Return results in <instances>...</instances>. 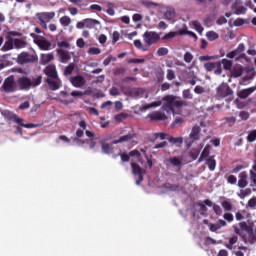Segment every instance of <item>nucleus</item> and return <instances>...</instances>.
<instances>
[{
	"instance_id": "nucleus-33",
	"label": "nucleus",
	"mask_w": 256,
	"mask_h": 256,
	"mask_svg": "<svg viewBox=\"0 0 256 256\" xmlns=\"http://www.w3.org/2000/svg\"><path fill=\"white\" fill-rule=\"evenodd\" d=\"M221 65H223V68L225 69V71H232L233 69V62L229 59H222L220 61Z\"/></svg>"
},
{
	"instance_id": "nucleus-8",
	"label": "nucleus",
	"mask_w": 256,
	"mask_h": 256,
	"mask_svg": "<svg viewBox=\"0 0 256 256\" xmlns=\"http://www.w3.org/2000/svg\"><path fill=\"white\" fill-rule=\"evenodd\" d=\"M30 36L34 39V43L39 47L42 51H48L51 49V42L46 40L44 37L37 36L34 33H31Z\"/></svg>"
},
{
	"instance_id": "nucleus-53",
	"label": "nucleus",
	"mask_w": 256,
	"mask_h": 256,
	"mask_svg": "<svg viewBox=\"0 0 256 256\" xmlns=\"http://www.w3.org/2000/svg\"><path fill=\"white\" fill-rule=\"evenodd\" d=\"M182 97H183V99L192 100L193 94L191 93L190 89H185L182 92Z\"/></svg>"
},
{
	"instance_id": "nucleus-42",
	"label": "nucleus",
	"mask_w": 256,
	"mask_h": 256,
	"mask_svg": "<svg viewBox=\"0 0 256 256\" xmlns=\"http://www.w3.org/2000/svg\"><path fill=\"white\" fill-rule=\"evenodd\" d=\"M222 208L227 211L230 212L233 210V204L230 200H225L221 203Z\"/></svg>"
},
{
	"instance_id": "nucleus-47",
	"label": "nucleus",
	"mask_w": 256,
	"mask_h": 256,
	"mask_svg": "<svg viewBox=\"0 0 256 256\" xmlns=\"http://www.w3.org/2000/svg\"><path fill=\"white\" fill-rule=\"evenodd\" d=\"M142 5L145 6L146 8H156V7H159V4L156 3V2H152V1H149V0H143L142 1Z\"/></svg>"
},
{
	"instance_id": "nucleus-38",
	"label": "nucleus",
	"mask_w": 256,
	"mask_h": 256,
	"mask_svg": "<svg viewBox=\"0 0 256 256\" xmlns=\"http://www.w3.org/2000/svg\"><path fill=\"white\" fill-rule=\"evenodd\" d=\"M204 67L206 69V71H212L213 69H215L216 67H220V62H207L204 64Z\"/></svg>"
},
{
	"instance_id": "nucleus-45",
	"label": "nucleus",
	"mask_w": 256,
	"mask_h": 256,
	"mask_svg": "<svg viewBox=\"0 0 256 256\" xmlns=\"http://www.w3.org/2000/svg\"><path fill=\"white\" fill-rule=\"evenodd\" d=\"M194 59V55L187 51L184 53V56H183V61L186 63V64H190Z\"/></svg>"
},
{
	"instance_id": "nucleus-19",
	"label": "nucleus",
	"mask_w": 256,
	"mask_h": 256,
	"mask_svg": "<svg viewBox=\"0 0 256 256\" xmlns=\"http://www.w3.org/2000/svg\"><path fill=\"white\" fill-rule=\"evenodd\" d=\"M57 54H58V56L60 58V62L62 64H66L68 61L71 60V54L68 50L59 48V49H57Z\"/></svg>"
},
{
	"instance_id": "nucleus-11",
	"label": "nucleus",
	"mask_w": 256,
	"mask_h": 256,
	"mask_svg": "<svg viewBox=\"0 0 256 256\" xmlns=\"http://www.w3.org/2000/svg\"><path fill=\"white\" fill-rule=\"evenodd\" d=\"M234 91L230 87L229 84L227 83H222L218 88H217V95L220 98H227L228 96L233 95Z\"/></svg>"
},
{
	"instance_id": "nucleus-28",
	"label": "nucleus",
	"mask_w": 256,
	"mask_h": 256,
	"mask_svg": "<svg viewBox=\"0 0 256 256\" xmlns=\"http://www.w3.org/2000/svg\"><path fill=\"white\" fill-rule=\"evenodd\" d=\"M178 34L184 35L185 31L184 30H180L179 32H169V33H167L166 35H164L162 37V40L163 41L171 40V39L175 38Z\"/></svg>"
},
{
	"instance_id": "nucleus-29",
	"label": "nucleus",
	"mask_w": 256,
	"mask_h": 256,
	"mask_svg": "<svg viewBox=\"0 0 256 256\" xmlns=\"http://www.w3.org/2000/svg\"><path fill=\"white\" fill-rule=\"evenodd\" d=\"M205 164L208 166L211 172H214V170L216 169V160L214 159V156H209Z\"/></svg>"
},
{
	"instance_id": "nucleus-9",
	"label": "nucleus",
	"mask_w": 256,
	"mask_h": 256,
	"mask_svg": "<svg viewBox=\"0 0 256 256\" xmlns=\"http://www.w3.org/2000/svg\"><path fill=\"white\" fill-rule=\"evenodd\" d=\"M38 60V57L28 52H22L17 56V63L19 65L34 63Z\"/></svg>"
},
{
	"instance_id": "nucleus-4",
	"label": "nucleus",
	"mask_w": 256,
	"mask_h": 256,
	"mask_svg": "<svg viewBox=\"0 0 256 256\" xmlns=\"http://www.w3.org/2000/svg\"><path fill=\"white\" fill-rule=\"evenodd\" d=\"M3 115L8 121L15 123L19 127H24L25 129H35V127H38V125L33 123L24 124L23 118L19 117L12 111L7 110L3 113Z\"/></svg>"
},
{
	"instance_id": "nucleus-5",
	"label": "nucleus",
	"mask_w": 256,
	"mask_h": 256,
	"mask_svg": "<svg viewBox=\"0 0 256 256\" xmlns=\"http://www.w3.org/2000/svg\"><path fill=\"white\" fill-rule=\"evenodd\" d=\"M0 91L6 94L14 93L17 91V82L15 81L14 75H10L4 79V82L0 87Z\"/></svg>"
},
{
	"instance_id": "nucleus-3",
	"label": "nucleus",
	"mask_w": 256,
	"mask_h": 256,
	"mask_svg": "<svg viewBox=\"0 0 256 256\" xmlns=\"http://www.w3.org/2000/svg\"><path fill=\"white\" fill-rule=\"evenodd\" d=\"M42 82V76H38L36 78L30 79L27 76H22L17 79L16 86L20 90H30L31 88H35L39 86Z\"/></svg>"
},
{
	"instance_id": "nucleus-48",
	"label": "nucleus",
	"mask_w": 256,
	"mask_h": 256,
	"mask_svg": "<svg viewBox=\"0 0 256 256\" xmlns=\"http://www.w3.org/2000/svg\"><path fill=\"white\" fill-rule=\"evenodd\" d=\"M129 117L128 113H119L115 115V121L117 122H123L124 120H126Z\"/></svg>"
},
{
	"instance_id": "nucleus-17",
	"label": "nucleus",
	"mask_w": 256,
	"mask_h": 256,
	"mask_svg": "<svg viewBox=\"0 0 256 256\" xmlns=\"http://www.w3.org/2000/svg\"><path fill=\"white\" fill-rule=\"evenodd\" d=\"M147 118H149L151 121H166L167 120V114L161 112V111H154L153 113L148 114Z\"/></svg>"
},
{
	"instance_id": "nucleus-59",
	"label": "nucleus",
	"mask_w": 256,
	"mask_h": 256,
	"mask_svg": "<svg viewBox=\"0 0 256 256\" xmlns=\"http://www.w3.org/2000/svg\"><path fill=\"white\" fill-rule=\"evenodd\" d=\"M89 55H99L101 54V49L99 47H90L88 50Z\"/></svg>"
},
{
	"instance_id": "nucleus-62",
	"label": "nucleus",
	"mask_w": 256,
	"mask_h": 256,
	"mask_svg": "<svg viewBox=\"0 0 256 256\" xmlns=\"http://www.w3.org/2000/svg\"><path fill=\"white\" fill-rule=\"evenodd\" d=\"M127 69L124 67L121 68H115L114 69V75H125Z\"/></svg>"
},
{
	"instance_id": "nucleus-32",
	"label": "nucleus",
	"mask_w": 256,
	"mask_h": 256,
	"mask_svg": "<svg viewBox=\"0 0 256 256\" xmlns=\"http://www.w3.org/2000/svg\"><path fill=\"white\" fill-rule=\"evenodd\" d=\"M96 25H100V22L98 20L92 18L85 19V26L88 29H93Z\"/></svg>"
},
{
	"instance_id": "nucleus-64",
	"label": "nucleus",
	"mask_w": 256,
	"mask_h": 256,
	"mask_svg": "<svg viewBox=\"0 0 256 256\" xmlns=\"http://www.w3.org/2000/svg\"><path fill=\"white\" fill-rule=\"evenodd\" d=\"M247 207L252 208V209L256 207V197L248 200Z\"/></svg>"
},
{
	"instance_id": "nucleus-55",
	"label": "nucleus",
	"mask_w": 256,
	"mask_h": 256,
	"mask_svg": "<svg viewBox=\"0 0 256 256\" xmlns=\"http://www.w3.org/2000/svg\"><path fill=\"white\" fill-rule=\"evenodd\" d=\"M246 140L249 143L254 142L256 140V130L250 131L247 135Z\"/></svg>"
},
{
	"instance_id": "nucleus-34",
	"label": "nucleus",
	"mask_w": 256,
	"mask_h": 256,
	"mask_svg": "<svg viewBox=\"0 0 256 256\" xmlns=\"http://www.w3.org/2000/svg\"><path fill=\"white\" fill-rule=\"evenodd\" d=\"M256 76V70L255 68H250L249 70H247V74L243 77V81H249L254 79V77Z\"/></svg>"
},
{
	"instance_id": "nucleus-52",
	"label": "nucleus",
	"mask_w": 256,
	"mask_h": 256,
	"mask_svg": "<svg viewBox=\"0 0 256 256\" xmlns=\"http://www.w3.org/2000/svg\"><path fill=\"white\" fill-rule=\"evenodd\" d=\"M169 54V49L167 47H160L157 50V55L159 57L167 56Z\"/></svg>"
},
{
	"instance_id": "nucleus-56",
	"label": "nucleus",
	"mask_w": 256,
	"mask_h": 256,
	"mask_svg": "<svg viewBox=\"0 0 256 256\" xmlns=\"http://www.w3.org/2000/svg\"><path fill=\"white\" fill-rule=\"evenodd\" d=\"M176 78V73L174 70L172 69H168L167 70V74H166V79L168 81H173Z\"/></svg>"
},
{
	"instance_id": "nucleus-2",
	"label": "nucleus",
	"mask_w": 256,
	"mask_h": 256,
	"mask_svg": "<svg viewBox=\"0 0 256 256\" xmlns=\"http://www.w3.org/2000/svg\"><path fill=\"white\" fill-rule=\"evenodd\" d=\"M162 100L163 105L161 109L168 114H176V109H182L183 107L189 106V103L186 102V100H177V97L174 95H167L162 98Z\"/></svg>"
},
{
	"instance_id": "nucleus-21",
	"label": "nucleus",
	"mask_w": 256,
	"mask_h": 256,
	"mask_svg": "<svg viewBox=\"0 0 256 256\" xmlns=\"http://www.w3.org/2000/svg\"><path fill=\"white\" fill-rule=\"evenodd\" d=\"M135 137H136V134L129 133V134L121 136L118 140H114L112 142V144H120V143H123V142H129Z\"/></svg>"
},
{
	"instance_id": "nucleus-23",
	"label": "nucleus",
	"mask_w": 256,
	"mask_h": 256,
	"mask_svg": "<svg viewBox=\"0 0 256 256\" xmlns=\"http://www.w3.org/2000/svg\"><path fill=\"white\" fill-rule=\"evenodd\" d=\"M204 203L209 206V207H212L213 208V211L214 213L217 215V216H222V209L220 208L219 205L217 204H213L211 200L207 199L204 201Z\"/></svg>"
},
{
	"instance_id": "nucleus-60",
	"label": "nucleus",
	"mask_w": 256,
	"mask_h": 256,
	"mask_svg": "<svg viewBox=\"0 0 256 256\" xmlns=\"http://www.w3.org/2000/svg\"><path fill=\"white\" fill-rule=\"evenodd\" d=\"M227 183H229V185H236L237 184V177L233 174L229 175L227 177Z\"/></svg>"
},
{
	"instance_id": "nucleus-37",
	"label": "nucleus",
	"mask_w": 256,
	"mask_h": 256,
	"mask_svg": "<svg viewBox=\"0 0 256 256\" xmlns=\"http://www.w3.org/2000/svg\"><path fill=\"white\" fill-rule=\"evenodd\" d=\"M133 45L136 49L142 50L143 52H147L149 50V46H143L141 40H134Z\"/></svg>"
},
{
	"instance_id": "nucleus-25",
	"label": "nucleus",
	"mask_w": 256,
	"mask_h": 256,
	"mask_svg": "<svg viewBox=\"0 0 256 256\" xmlns=\"http://www.w3.org/2000/svg\"><path fill=\"white\" fill-rule=\"evenodd\" d=\"M14 48V40L11 37H8L1 50L3 52L10 51Z\"/></svg>"
},
{
	"instance_id": "nucleus-54",
	"label": "nucleus",
	"mask_w": 256,
	"mask_h": 256,
	"mask_svg": "<svg viewBox=\"0 0 256 256\" xmlns=\"http://www.w3.org/2000/svg\"><path fill=\"white\" fill-rule=\"evenodd\" d=\"M60 24L64 27L69 26L71 24V18L68 16L61 17Z\"/></svg>"
},
{
	"instance_id": "nucleus-43",
	"label": "nucleus",
	"mask_w": 256,
	"mask_h": 256,
	"mask_svg": "<svg viewBox=\"0 0 256 256\" xmlns=\"http://www.w3.org/2000/svg\"><path fill=\"white\" fill-rule=\"evenodd\" d=\"M118 156L120 157L122 163H128V162H130V158H131L130 154H127V153H119V154H117L116 156H114V158H117Z\"/></svg>"
},
{
	"instance_id": "nucleus-18",
	"label": "nucleus",
	"mask_w": 256,
	"mask_h": 256,
	"mask_svg": "<svg viewBox=\"0 0 256 256\" xmlns=\"http://www.w3.org/2000/svg\"><path fill=\"white\" fill-rule=\"evenodd\" d=\"M232 11L235 15H245L247 8L242 4V2H234L232 5Z\"/></svg>"
},
{
	"instance_id": "nucleus-13",
	"label": "nucleus",
	"mask_w": 256,
	"mask_h": 256,
	"mask_svg": "<svg viewBox=\"0 0 256 256\" xmlns=\"http://www.w3.org/2000/svg\"><path fill=\"white\" fill-rule=\"evenodd\" d=\"M45 82L51 91H57L62 87V80L59 77L46 79Z\"/></svg>"
},
{
	"instance_id": "nucleus-46",
	"label": "nucleus",
	"mask_w": 256,
	"mask_h": 256,
	"mask_svg": "<svg viewBox=\"0 0 256 256\" xmlns=\"http://www.w3.org/2000/svg\"><path fill=\"white\" fill-rule=\"evenodd\" d=\"M13 45L16 49H21L24 48L26 45V42H24V40H20V39H14L13 40Z\"/></svg>"
},
{
	"instance_id": "nucleus-36",
	"label": "nucleus",
	"mask_w": 256,
	"mask_h": 256,
	"mask_svg": "<svg viewBox=\"0 0 256 256\" xmlns=\"http://www.w3.org/2000/svg\"><path fill=\"white\" fill-rule=\"evenodd\" d=\"M164 189L172 192L180 191L181 187L178 184H171V183H166L164 185Z\"/></svg>"
},
{
	"instance_id": "nucleus-58",
	"label": "nucleus",
	"mask_w": 256,
	"mask_h": 256,
	"mask_svg": "<svg viewBox=\"0 0 256 256\" xmlns=\"http://www.w3.org/2000/svg\"><path fill=\"white\" fill-rule=\"evenodd\" d=\"M252 193V190L251 188H247L245 190H241L240 191V194H238V196L241 198V199H244L245 197H247L248 195H250Z\"/></svg>"
},
{
	"instance_id": "nucleus-16",
	"label": "nucleus",
	"mask_w": 256,
	"mask_h": 256,
	"mask_svg": "<svg viewBox=\"0 0 256 256\" xmlns=\"http://www.w3.org/2000/svg\"><path fill=\"white\" fill-rule=\"evenodd\" d=\"M70 83L75 88H82L86 84V80L83 76L77 75L70 78Z\"/></svg>"
},
{
	"instance_id": "nucleus-35",
	"label": "nucleus",
	"mask_w": 256,
	"mask_h": 256,
	"mask_svg": "<svg viewBox=\"0 0 256 256\" xmlns=\"http://www.w3.org/2000/svg\"><path fill=\"white\" fill-rule=\"evenodd\" d=\"M168 141H169L170 143H173V144H175L176 146L180 147V146L184 143V138H183V137H177V138H175V137L171 136L170 138H168Z\"/></svg>"
},
{
	"instance_id": "nucleus-61",
	"label": "nucleus",
	"mask_w": 256,
	"mask_h": 256,
	"mask_svg": "<svg viewBox=\"0 0 256 256\" xmlns=\"http://www.w3.org/2000/svg\"><path fill=\"white\" fill-rule=\"evenodd\" d=\"M196 205L200 206V212L202 215H204V213L207 212V207H206L205 202L198 201V202H196Z\"/></svg>"
},
{
	"instance_id": "nucleus-27",
	"label": "nucleus",
	"mask_w": 256,
	"mask_h": 256,
	"mask_svg": "<svg viewBox=\"0 0 256 256\" xmlns=\"http://www.w3.org/2000/svg\"><path fill=\"white\" fill-rule=\"evenodd\" d=\"M231 75L235 78L243 75V67L241 65H236L231 69Z\"/></svg>"
},
{
	"instance_id": "nucleus-22",
	"label": "nucleus",
	"mask_w": 256,
	"mask_h": 256,
	"mask_svg": "<svg viewBox=\"0 0 256 256\" xmlns=\"http://www.w3.org/2000/svg\"><path fill=\"white\" fill-rule=\"evenodd\" d=\"M78 126H80V129L76 130L75 136L77 138H81L84 136V131L87 129V123L85 122V120H81L80 122H78Z\"/></svg>"
},
{
	"instance_id": "nucleus-49",
	"label": "nucleus",
	"mask_w": 256,
	"mask_h": 256,
	"mask_svg": "<svg viewBox=\"0 0 256 256\" xmlns=\"http://www.w3.org/2000/svg\"><path fill=\"white\" fill-rule=\"evenodd\" d=\"M191 24H192L194 30H196V32H198L200 34L203 32L204 28L198 21H196V20L192 21Z\"/></svg>"
},
{
	"instance_id": "nucleus-31",
	"label": "nucleus",
	"mask_w": 256,
	"mask_h": 256,
	"mask_svg": "<svg viewBox=\"0 0 256 256\" xmlns=\"http://www.w3.org/2000/svg\"><path fill=\"white\" fill-rule=\"evenodd\" d=\"M236 123H237V118L235 116L224 118V126L234 127Z\"/></svg>"
},
{
	"instance_id": "nucleus-44",
	"label": "nucleus",
	"mask_w": 256,
	"mask_h": 256,
	"mask_svg": "<svg viewBox=\"0 0 256 256\" xmlns=\"http://www.w3.org/2000/svg\"><path fill=\"white\" fill-rule=\"evenodd\" d=\"M74 70H75V64L74 63H69L68 66L64 69L63 74L65 76L72 75Z\"/></svg>"
},
{
	"instance_id": "nucleus-10",
	"label": "nucleus",
	"mask_w": 256,
	"mask_h": 256,
	"mask_svg": "<svg viewBox=\"0 0 256 256\" xmlns=\"http://www.w3.org/2000/svg\"><path fill=\"white\" fill-rule=\"evenodd\" d=\"M144 42L148 47L157 44L160 40V35L154 31H146L143 35Z\"/></svg>"
},
{
	"instance_id": "nucleus-39",
	"label": "nucleus",
	"mask_w": 256,
	"mask_h": 256,
	"mask_svg": "<svg viewBox=\"0 0 256 256\" xmlns=\"http://www.w3.org/2000/svg\"><path fill=\"white\" fill-rule=\"evenodd\" d=\"M238 236L236 235H233L232 237L229 238V243L226 244V247L229 249V250H233V247L234 245H236V243H238Z\"/></svg>"
},
{
	"instance_id": "nucleus-6",
	"label": "nucleus",
	"mask_w": 256,
	"mask_h": 256,
	"mask_svg": "<svg viewBox=\"0 0 256 256\" xmlns=\"http://www.w3.org/2000/svg\"><path fill=\"white\" fill-rule=\"evenodd\" d=\"M130 167L132 170V175L134 177H138V180L135 181V185H141L144 180V175L146 174V170L143 169L138 163L130 162Z\"/></svg>"
},
{
	"instance_id": "nucleus-7",
	"label": "nucleus",
	"mask_w": 256,
	"mask_h": 256,
	"mask_svg": "<svg viewBox=\"0 0 256 256\" xmlns=\"http://www.w3.org/2000/svg\"><path fill=\"white\" fill-rule=\"evenodd\" d=\"M37 22L44 29L47 30V23L56 17V12H39L36 14Z\"/></svg>"
},
{
	"instance_id": "nucleus-26",
	"label": "nucleus",
	"mask_w": 256,
	"mask_h": 256,
	"mask_svg": "<svg viewBox=\"0 0 256 256\" xmlns=\"http://www.w3.org/2000/svg\"><path fill=\"white\" fill-rule=\"evenodd\" d=\"M176 17V11L174 8H168L166 12L163 14V19L168 21L173 20Z\"/></svg>"
},
{
	"instance_id": "nucleus-1",
	"label": "nucleus",
	"mask_w": 256,
	"mask_h": 256,
	"mask_svg": "<svg viewBox=\"0 0 256 256\" xmlns=\"http://www.w3.org/2000/svg\"><path fill=\"white\" fill-rule=\"evenodd\" d=\"M232 229L235 235L239 236L244 243L254 245L256 243V227L246 221H240L238 224H233Z\"/></svg>"
},
{
	"instance_id": "nucleus-40",
	"label": "nucleus",
	"mask_w": 256,
	"mask_h": 256,
	"mask_svg": "<svg viewBox=\"0 0 256 256\" xmlns=\"http://www.w3.org/2000/svg\"><path fill=\"white\" fill-rule=\"evenodd\" d=\"M124 94L128 95L130 97H133V98H138L139 95H140V92H139V89L133 88V89H130L128 91H124Z\"/></svg>"
},
{
	"instance_id": "nucleus-57",
	"label": "nucleus",
	"mask_w": 256,
	"mask_h": 256,
	"mask_svg": "<svg viewBox=\"0 0 256 256\" xmlns=\"http://www.w3.org/2000/svg\"><path fill=\"white\" fill-rule=\"evenodd\" d=\"M188 75H189V77L191 78V80H189L188 81V83L191 85V86H194V85H196V75H195V72L194 71H190V72H188Z\"/></svg>"
},
{
	"instance_id": "nucleus-24",
	"label": "nucleus",
	"mask_w": 256,
	"mask_h": 256,
	"mask_svg": "<svg viewBox=\"0 0 256 256\" xmlns=\"http://www.w3.org/2000/svg\"><path fill=\"white\" fill-rule=\"evenodd\" d=\"M255 91V88L250 87L248 89H243L241 91L238 92V97L240 99H246L248 98L253 92Z\"/></svg>"
},
{
	"instance_id": "nucleus-41",
	"label": "nucleus",
	"mask_w": 256,
	"mask_h": 256,
	"mask_svg": "<svg viewBox=\"0 0 256 256\" xmlns=\"http://www.w3.org/2000/svg\"><path fill=\"white\" fill-rule=\"evenodd\" d=\"M169 162L174 167H179V168L182 167V159L177 158V156H174L173 158L169 159Z\"/></svg>"
},
{
	"instance_id": "nucleus-51",
	"label": "nucleus",
	"mask_w": 256,
	"mask_h": 256,
	"mask_svg": "<svg viewBox=\"0 0 256 256\" xmlns=\"http://www.w3.org/2000/svg\"><path fill=\"white\" fill-rule=\"evenodd\" d=\"M206 37L209 41H215L219 38V35L214 31H209L207 32Z\"/></svg>"
},
{
	"instance_id": "nucleus-12",
	"label": "nucleus",
	"mask_w": 256,
	"mask_h": 256,
	"mask_svg": "<svg viewBox=\"0 0 256 256\" xmlns=\"http://www.w3.org/2000/svg\"><path fill=\"white\" fill-rule=\"evenodd\" d=\"M249 175L247 171H242L238 175V182H237V187L239 189H245L249 185L248 181Z\"/></svg>"
},
{
	"instance_id": "nucleus-14",
	"label": "nucleus",
	"mask_w": 256,
	"mask_h": 256,
	"mask_svg": "<svg viewBox=\"0 0 256 256\" xmlns=\"http://www.w3.org/2000/svg\"><path fill=\"white\" fill-rule=\"evenodd\" d=\"M44 73H45V75H47V77H48L47 79L59 78L57 67L54 64H50V65L46 66V68L44 69Z\"/></svg>"
},
{
	"instance_id": "nucleus-15",
	"label": "nucleus",
	"mask_w": 256,
	"mask_h": 256,
	"mask_svg": "<svg viewBox=\"0 0 256 256\" xmlns=\"http://www.w3.org/2000/svg\"><path fill=\"white\" fill-rule=\"evenodd\" d=\"M202 137V134H201V127L198 126V125H194L192 128H191V131L189 133V139L192 141V142H196V141H199Z\"/></svg>"
},
{
	"instance_id": "nucleus-20",
	"label": "nucleus",
	"mask_w": 256,
	"mask_h": 256,
	"mask_svg": "<svg viewBox=\"0 0 256 256\" xmlns=\"http://www.w3.org/2000/svg\"><path fill=\"white\" fill-rule=\"evenodd\" d=\"M113 145H115L113 144V142L109 144V143H105L104 141H101L102 152L107 155L113 154L114 153Z\"/></svg>"
},
{
	"instance_id": "nucleus-50",
	"label": "nucleus",
	"mask_w": 256,
	"mask_h": 256,
	"mask_svg": "<svg viewBox=\"0 0 256 256\" xmlns=\"http://www.w3.org/2000/svg\"><path fill=\"white\" fill-rule=\"evenodd\" d=\"M223 218L228 223H233L235 220L234 214H231V212H225V214H223Z\"/></svg>"
},
{
	"instance_id": "nucleus-30",
	"label": "nucleus",
	"mask_w": 256,
	"mask_h": 256,
	"mask_svg": "<svg viewBox=\"0 0 256 256\" xmlns=\"http://www.w3.org/2000/svg\"><path fill=\"white\" fill-rule=\"evenodd\" d=\"M54 59H55V55H53V53H48V54H42L41 55V62L43 64L51 63Z\"/></svg>"
},
{
	"instance_id": "nucleus-63",
	"label": "nucleus",
	"mask_w": 256,
	"mask_h": 256,
	"mask_svg": "<svg viewBox=\"0 0 256 256\" xmlns=\"http://www.w3.org/2000/svg\"><path fill=\"white\" fill-rule=\"evenodd\" d=\"M157 81L162 82L164 80V71L159 69L156 73Z\"/></svg>"
}]
</instances>
